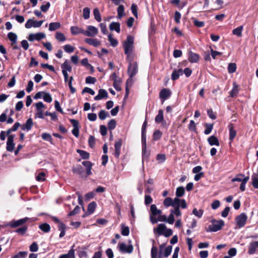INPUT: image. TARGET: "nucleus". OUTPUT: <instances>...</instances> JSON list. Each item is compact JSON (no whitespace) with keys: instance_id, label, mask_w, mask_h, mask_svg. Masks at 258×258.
<instances>
[{"instance_id":"obj_1","label":"nucleus","mask_w":258,"mask_h":258,"mask_svg":"<svg viewBox=\"0 0 258 258\" xmlns=\"http://www.w3.org/2000/svg\"><path fill=\"white\" fill-rule=\"evenodd\" d=\"M134 37L131 35H127L126 40L123 43V47L124 50V54L126 55V59L129 60L131 58V55L133 51Z\"/></svg>"},{"instance_id":"obj_2","label":"nucleus","mask_w":258,"mask_h":258,"mask_svg":"<svg viewBox=\"0 0 258 258\" xmlns=\"http://www.w3.org/2000/svg\"><path fill=\"white\" fill-rule=\"evenodd\" d=\"M212 223L206 230L207 232H217L221 230L224 226V221L222 220L212 219L211 221Z\"/></svg>"},{"instance_id":"obj_3","label":"nucleus","mask_w":258,"mask_h":258,"mask_svg":"<svg viewBox=\"0 0 258 258\" xmlns=\"http://www.w3.org/2000/svg\"><path fill=\"white\" fill-rule=\"evenodd\" d=\"M154 232H156L159 235H163L166 237H168L172 235L173 231L171 229L167 228L164 224H159L156 229H154Z\"/></svg>"},{"instance_id":"obj_4","label":"nucleus","mask_w":258,"mask_h":258,"mask_svg":"<svg viewBox=\"0 0 258 258\" xmlns=\"http://www.w3.org/2000/svg\"><path fill=\"white\" fill-rule=\"evenodd\" d=\"M247 219V216L244 213H241L237 216L235 218L236 228L240 229L243 227L246 223Z\"/></svg>"},{"instance_id":"obj_5","label":"nucleus","mask_w":258,"mask_h":258,"mask_svg":"<svg viewBox=\"0 0 258 258\" xmlns=\"http://www.w3.org/2000/svg\"><path fill=\"white\" fill-rule=\"evenodd\" d=\"M132 58H130L129 60V65L127 70V73L130 76V78H132L134 77L138 72V63L136 61L132 63Z\"/></svg>"},{"instance_id":"obj_6","label":"nucleus","mask_w":258,"mask_h":258,"mask_svg":"<svg viewBox=\"0 0 258 258\" xmlns=\"http://www.w3.org/2000/svg\"><path fill=\"white\" fill-rule=\"evenodd\" d=\"M30 220L29 218L28 217H25L24 218L20 219L18 220H13L11 221L8 225L10 226L11 228H14L16 227H17L19 226H23L24 224L27 222L28 220Z\"/></svg>"},{"instance_id":"obj_7","label":"nucleus","mask_w":258,"mask_h":258,"mask_svg":"<svg viewBox=\"0 0 258 258\" xmlns=\"http://www.w3.org/2000/svg\"><path fill=\"white\" fill-rule=\"evenodd\" d=\"M43 21V20L34 21L32 19H29L26 22L25 26L27 29L31 28V27L38 28L42 25Z\"/></svg>"},{"instance_id":"obj_8","label":"nucleus","mask_w":258,"mask_h":258,"mask_svg":"<svg viewBox=\"0 0 258 258\" xmlns=\"http://www.w3.org/2000/svg\"><path fill=\"white\" fill-rule=\"evenodd\" d=\"M118 246L119 251L122 253H131L134 249L133 245L130 244L126 245L125 243L123 242L119 243Z\"/></svg>"},{"instance_id":"obj_9","label":"nucleus","mask_w":258,"mask_h":258,"mask_svg":"<svg viewBox=\"0 0 258 258\" xmlns=\"http://www.w3.org/2000/svg\"><path fill=\"white\" fill-rule=\"evenodd\" d=\"M35 106L37 109L36 116L39 118L44 119V116L42 109L45 107V105L42 102H39L35 104Z\"/></svg>"},{"instance_id":"obj_10","label":"nucleus","mask_w":258,"mask_h":258,"mask_svg":"<svg viewBox=\"0 0 258 258\" xmlns=\"http://www.w3.org/2000/svg\"><path fill=\"white\" fill-rule=\"evenodd\" d=\"M84 35L94 37L98 34V29L93 26H89L87 30L84 31Z\"/></svg>"},{"instance_id":"obj_11","label":"nucleus","mask_w":258,"mask_h":258,"mask_svg":"<svg viewBox=\"0 0 258 258\" xmlns=\"http://www.w3.org/2000/svg\"><path fill=\"white\" fill-rule=\"evenodd\" d=\"M45 37V34L44 33L39 32L36 34H30L28 39L30 41H33L34 40L39 41Z\"/></svg>"},{"instance_id":"obj_12","label":"nucleus","mask_w":258,"mask_h":258,"mask_svg":"<svg viewBox=\"0 0 258 258\" xmlns=\"http://www.w3.org/2000/svg\"><path fill=\"white\" fill-rule=\"evenodd\" d=\"M122 145V140L121 139H118L114 144L115 152L114 155L116 158H118L119 157Z\"/></svg>"},{"instance_id":"obj_13","label":"nucleus","mask_w":258,"mask_h":258,"mask_svg":"<svg viewBox=\"0 0 258 258\" xmlns=\"http://www.w3.org/2000/svg\"><path fill=\"white\" fill-rule=\"evenodd\" d=\"M171 95V91L166 88L162 89L159 93V97L162 100V103L164 101L167 99Z\"/></svg>"},{"instance_id":"obj_14","label":"nucleus","mask_w":258,"mask_h":258,"mask_svg":"<svg viewBox=\"0 0 258 258\" xmlns=\"http://www.w3.org/2000/svg\"><path fill=\"white\" fill-rule=\"evenodd\" d=\"M14 135L9 136L7 142V150L9 152H13L15 148V143H14Z\"/></svg>"},{"instance_id":"obj_15","label":"nucleus","mask_w":258,"mask_h":258,"mask_svg":"<svg viewBox=\"0 0 258 258\" xmlns=\"http://www.w3.org/2000/svg\"><path fill=\"white\" fill-rule=\"evenodd\" d=\"M228 128L229 131V140L230 142H232L234 139L235 138L236 136L237 132L234 130V124L232 123H230L228 124Z\"/></svg>"},{"instance_id":"obj_16","label":"nucleus","mask_w":258,"mask_h":258,"mask_svg":"<svg viewBox=\"0 0 258 258\" xmlns=\"http://www.w3.org/2000/svg\"><path fill=\"white\" fill-rule=\"evenodd\" d=\"M257 248H258V241H252L248 245L247 252L249 254H253L255 253Z\"/></svg>"},{"instance_id":"obj_17","label":"nucleus","mask_w":258,"mask_h":258,"mask_svg":"<svg viewBox=\"0 0 258 258\" xmlns=\"http://www.w3.org/2000/svg\"><path fill=\"white\" fill-rule=\"evenodd\" d=\"M72 171L74 174L79 175L81 177H83L84 169L81 165H77L76 166H73Z\"/></svg>"},{"instance_id":"obj_18","label":"nucleus","mask_w":258,"mask_h":258,"mask_svg":"<svg viewBox=\"0 0 258 258\" xmlns=\"http://www.w3.org/2000/svg\"><path fill=\"white\" fill-rule=\"evenodd\" d=\"M108 93L105 89H100L99 90L98 94L94 97L95 100H101L103 98H107Z\"/></svg>"},{"instance_id":"obj_19","label":"nucleus","mask_w":258,"mask_h":258,"mask_svg":"<svg viewBox=\"0 0 258 258\" xmlns=\"http://www.w3.org/2000/svg\"><path fill=\"white\" fill-rule=\"evenodd\" d=\"M233 88L231 91L229 92V96L232 98L237 96L239 91V85L235 82L233 83Z\"/></svg>"},{"instance_id":"obj_20","label":"nucleus","mask_w":258,"mask_h":258,"mask_svg":"<svg viewBox=\"0 0 258 258\" xmlns=\"http://www.w3.org/2000/svg\"><path fill=\"white\" fill-rule=\"evenodd\" d=\"M150 221L152 223L155 224L158 222V221L161 222H166L167 220V217L165 215H159L157 218L156 217H153V216L150 217Z\"/></svg>"},{"instance_id":"obj_21","label":"nucleus","mask_w":258,"mask_h":258,"mask_svg":"<svg viewBox=\"0 0 258 258\" xmlns=\"http://www.w3.org/2000/svg\"><path fill=\"white\" fill-rule=\"evenodd\" d=\"M158 248L155 246H153L151 249V257L152 258H163L162 251L159 250V254L157 255Z\"/></svg>"},{"instance_id":"obj_22","label":"nucleus","mask_w":258,"mask_h":258,"mask_svg":"<svg viewBox=\"0 0 258 258\" xmlns=\"http://www.w3.org/2000/svg\"><path fill=\"white\" fill-rule=\"evenodd\" d=\"M188 60L191 63H196L198 62L200 59V56L197 53L192 52L190 51L188 52Z\"/></svg>"},{"instance_id":"obj_23","label":"nucleus","mask_w":258,"mask_h":258,"mask_svg":"<svg viewBox=\"0 0 258 258\" xmlns=\"http://www.w3.org/2000/svg\"><path fill=\"white\" fill-rule=\"evenodd\" d=\"M150 211L151 214L150 217L153 216V217H156V216L161 214L162 213V211L161 210L158 209L156 205L155 204L151 205Z\"/></svg>"},{"instance_id":"obj_24","label":"nucleus","mask_w":258,"mask_h":258,"mask_svg":"<svg viewBox=\"0 0 258 258\" xmlns=\"http://www.w3.org/2000/svg\"><path fill=\"white\" fill-rule=\"evenodd\" d=\"M75 245L74 244L71 249L69 251L68 253L63 254L59 256V258H75V249L74 247Z\"/></svg>"},{"instance_id":"obj_25","label":"nucleus","mask_w":258,"mask_h":258,"mask_svg":"<svg viewBox=\"0 0 258 258\" xmlns=\"http://www.w3.org/2000/svg\"><path fill=\"white\" fill-rule=\"evenodd\" d=\"M183 70L182 69L178 70H174L171 74V79L173 81L177 80L179 79V76L182 75Z\"/></svg>"},{"instance_id":"obj_26","label":"nucleus","mask_w":258,"mask_h":258,"mask_svg":"<svg viewBox=\"0 0 258 258\" xmlns=\"http://www.w3.org/2000/svg\"><path fill=\"white\" fill-rule=\"evenodd\" d=\"M33 122L32 119L30 118L28 119L25 124H23L21 126V128L22 130H27V131H30L33 126Z\"/></svg>"},{"instance_id":"obj_27","label":"nucleus","mask_w":258,"mask_h":258,"mask_svg":"<svg viewBox=\"0 0 258 258\" xmlns=\"http://www.w3.org/2000/svg\"><path fill=\"white\" fill-rule=\"evenodd\" d=\"M84 41L89 45L97 47L101 44L100 41L97 39L85 38Z\"/></svg>"},{"instance_id":"obj_28","label":"nucleus","mask_w":258,"mask_h":258,"mask_svg":"<svg viewBox=\"0 0 258 258\" xmlns=\"http://www.w3.org/2000/svg\"><path fill=\"white\" fill-rule=\"evenodd\" d=\"M155 121L157 123L165 122L164 120L163 111L162 109L159 110L158 113L155 118Z\"/></svg>"},{"instance_id":"obj_29","label":"nucleus","mask_w":258,"mask_h":258,"mask_svg":"<svg viewBox=\"0 0 258 258\" xmlns=\"http://www.w3.org/2000/svg\"><path fill=\"white\" fill-rule=\"evenodd\" d=\"M208 143L211 146H219L220 145L219 141L218 138L215 136H211L209 137L207 140Z\"/></svg>"},{"instance_id":"obj_30","label":"nucleus","mask_w":258,"mask_h":258,"mask_svg":"<svg viewBox=\"0 0 258 258\" xmlns=\"http://www.w3.org/2000/svg\"><path fill=\"white\" fill-rule=\"evenodd\" d=\"M109 29L111 31H115L117 33L120 32V24L119 22H113L109 25Z\"/></svg>"},{"instance_id":"obj_31","label":"nucleus","mask_w":258,"mask_h":258,"mask_svg":"<svg viewBox=\"0 0 258 258\" xmlns=\"http://www.w3.org/2000/svg\"><path fill=\"white\" fill-rule=\"evenodd\" d=\"M71 31L73 35H78L79 34H83L84 35V30L77 26H72L71 27Z\"/></svg>"},{"instance_id":"obj_32","label":"nucleus","mask_w":258,"mask_h":258,"mask_svg":"<svg viewBox=\"0 0 258 258\" xmlns=\"http://www.w3.org/2000/svg\"><path fill=\"white\" fill-rule=\"evenodd\" d=\"M60 27L61 24L59 22H52L49 24L48 29L50 31H53L58 29Z\"/></svg>"},{"instance_id":"obj_33","label":"nucleus","mask_w":258,"mask_h":258,"mask_svg":"<svg viewBox=\"0 0 258 258\" xmlns=\"http://www.w3.org/2000/svg\"><path fill=\"white\" fill-rule=\"evenodd\" d=\"M77 152L79 153L83 159H88L90 157L89 153L80 149H77Z\"/></svg>"},{"instance_id":"obj_34","label":"nucleus","mask_w":258,"mask_h":258,"mask_svg":"<svg viewBox=\"0 0 258 258\" xmlns=\"http://www.w3.org/2000/svg\"><path fill=\"white\" fill-rule=\"evenodd\" d=\"M39 229L45 233H48L50 230V225L46 223H44L39 225Z\"/></svg>"},{"instance_id":"obj_35","label":"nucleus","mask_w":258,"mask_h":258,"mask_svg":"<svg viewBox=\"0 0 258 258\" xmlns=\"http://www.w3.org/2000/svg\"><path fill=\"white\" fill-rule=\"evenodd\" d=\"M213 125L214 124L213 123H204V126L206 127V129L204 131V134L206 135L210 134L213 128Z\"/></svg>"},{"instance_id":"obj_36","label":"nucleus","mask_w":258,"mask_h":258,"mask_svg":"<svg viewBox=\"0 0 258 258\" xmlns=\"http://www.w3.org/2000/svg\"><path fill=\"white\" fill-rule=\"evenodd\" d=\"M9 39L11 41L13 44H16L17 35L16 33L13 32H9L8 34Z\"/></svg>"},{"instance_id":"obj_37","label":"nucleus","mask_w":258,"mask_h":258,"mask_svg":"<svg viewBox=\"0 0 258 258\" xmlns=\"http://www.w3.org/2000/svg\"><path fill=\"white\" fill-rule=\"evenodd\" d=\"M185 194V189L183 186H179L177 187L175 195L177 197H181Z\"/></svg>"},{"instance_id":"obj_38","label":"nucleus","mask_w":258,"mask_h":258,"mask_svg":"<svg viewBox=\"0 0 258 258\" xmlns=\"http://www.w3.org/2000/svg\"><path fill=\"white\" fill-rule=\"evenodd\" d=\"M96 207V203L95 202H92L89 204L87 208L88 213L89 214H92L95 210Z\"/></svg>"},{"instance_id":"obj_39","label":"nucleus","mask_w":258,"mask_h":258,"mask_svg":"<svg viewBox=\"0 0 258 258\" xmlns=\"http://www.w3.org/2000/svg\"><path fill=\"white\" fill-rule=\"evenodd\" d=\"M243 26H240L235 29H234L232 31L233 35H235L238 37H241L242 36V31L243 30Z\"/></svg>"},{"instance_id":"obj_40","label":"nucleus","mask_w":258,"mask_h":258,"mask_svg":"<svg viewBox=\"0 0 258 258\" xmlns=\"http://www.w3.org/2000/svg\"><path fill=\"white\" fill-rule=\"evenodd\" d=\"M61 68L62 70H66V71L71 72L72 67L70 65L69 62L68 60H66L65 61L61 64Z\"/></svg>"},{"instance_id":"obj_41","label":"nucleus","mask_w":258,"mask_h":258,"mask_svg":"<svg viewBox=\"0 0 258 258\" xmlns=\"http://www.w3.org/2000/svg\"><path fill=\"white\" fill-rule=\"evenodd\" d=\"M150 156V152L147 151V146L144 148V147H142V159L143 161L146 160L148 161L149 157Z\"/></svg>"},{"instance_id":"obj_42","label":"nucleus","mask_w":258,"mask_h":258,"mask_svg":"<svg viewBox=\"0 0 258 258\" xmlns=\"http://www.w3.org/2000/svg\"><path fill=\"white\" fill-rule=\"evenodd\" d=\"M93 15L94 16L95 19L98 22H100L101 21V17L99 12V10L98 8H95L93 10Z\"/></svg>"},{"instance_id":"obj_43","label":"nucleus","mask_w":258,"mask_h":258,"mask_svg":"<svg viewBox=\"0 0 258 258\" xmlns=\"http://www.w3.org/2000/svg\"><path fill=\"white\" fill-rule=\"evenodd\" d=\"M41 137H42V139L43 140H45V141H48L51 144H53V142H52V138L51 136V135L48 134V133H43L42 135H41Z\"/></svg>"},{"instance_id":"obj_44","label":"nucleus","mask_w":258,"mask_h":258,"mask_svg":"<svg viewBox=\"0 0 258 258\" xmlns=\"http://www.w3.org/2000/svg\"><path fill=\"white\" fill-rule=\"evenodd\" d=\"M121 233L123 236H128L130 234V228L128 226H124L123 224L121 225Z\"/></svg>"},{"instance_id":"obj_45","label":"nucleus","mask_w":258,"mask_h":258,"mask_svg":"<svg viewBox=\"0 0 258 258\" xmlns=\"http://www.w3.org/2000/svg\"><path fill=\"white\" fill-rule=\"evenodd\" d=\"M108 41L110 42L111 45L113 47H116L118 42L116 39L113 38L111 34H109L108 36Z\"/></svg>"},{"instance_id":"obj_46","label":"nucleus","mask_w":258,"mask_h":258,"mask_svg":"<svg viewBox=\"0 0 258 258\" xmlns=\"http://www.w3.org/2000/svg\"><path fill=\"white\" fill-rule=\"evenodd\" d=\"M117 17L120 19L124 14V7L122 5H119L117 10Z\"/></svg>"},{"instance_id":"obj_47","label":"nucleus","mask_w":258,"mask_h":258,"mask_svg":"<svg viewBox=\"0 0 258 258\" xmlns=\"http://www.w3.org/2000/svg\"><path fill=\"white\" fill-rule=\"evenodd\" d=\"M116 121L114 119L110 120L108 122V128L109 130H114L116 126Z\"/></svg>"},{"instance_id":"obj_48","label":"nucleus","mask_w":258,"mask_h":258,"mask_svg":"<svg viewBox=\"0 0 258 258\" xmlns=\"http://www.w3.org/2000/svg\"><path fill=\"white\" fill-rule=\"evenodd\" d=\"M192 22L195 26L198 28H202L205 26V23L203 21H200L196 18H192Z\"/></svg>"},{"instance_id":"obj_49","label":"nucleus","mask_w":258,"mask_h":258,"mask_svg":"<svg viewBox=\"0 0 258 258\" xmlns=\"http://www.w3.org/2000/svg\"><path fill=\"white\" fill-rule=\"evenodd\" d=\"M249 179V176H246L243 178L242 182H241L239 188L241 191H243L245 190V184Z\"/></svg>"},{"instance_id":"obj_50","label":"nucleus","mask_w":258,"mask_h":258,"mask_svg":"<svg viewBox=\"0 0 258 258\" xmlns=\"http://www.w3.org/2000/svg\"><path fill=\"white\" fill-rule=\"evenodd\" d=\"M210 51L212 57L213 59H216L218 56H221L222 55V52L214 50L211 47H210Z\"/></svg>"},{"instance_id":"obj_51","label":"nucleus","mask_w":258,"mask_h":258,"mask_svg":"<svg viewBox=\"0 0 258 258\" xmlns=\"http://www.w3.org/2000/svg\"><path fill=\"white\" fill-rule=\"evenodd\" d=\"M121 83V81L120 79L115 81L114 80V81H113V86L114 88L118 91H120L121 90V88L120 86Z\"/></svg>"},{"instance_id":"obj_52","label":"nucleus","mask_w":258,"mask_h":258,"mask_svg":"<svg viewBox=\"0 0 258 258\" xmlns=\"http://www.w3.org/2000/svg\"><path fill=\"white\" fill-rule=\"evenodd\" d=\"M99 118L101 120H104L107 116H109V114L107 112H106L104 110H101L98 113Z\"/></svg>"},{"instance_id":"obj_53","label":"nucleus","mask_w":258,"mask_h":258,"mask_svg":"<svg viewBox=\"0 0 258 258\" xmlns=\"http://www.w3.org/2000/svg\"><path fill=\"white\" fill-rule=\"evenodd\" d=\"M55 38L61 42L64 41L66 39V38L64 36V35L60 32H56L55 34Z\"/></svg>"},{"instance_id":"obj_54","label":"nucleus","mask_w":258,"mask_h":258,"mask_svg":"<svg viewBox=\"0 0 258 258\" xmlns=\"http://www.w3.org/2000/svg\"><path fill=\"white\" fill-rule=\"evenodd\" d=\"M28 230V226L24 225L22 227L17 229L16 232L21 234L24 235Z\"/></svg>"},{"instance_id":"obj_55","label":"nucleus","mask_w":258,"mask_h":258,"mask_svg":"<svg viewBox=\"0 0 258 258\" xmlns=\"http://www.w3.org/2000/svg\"><path fill=\"white\" fill-rule=\"evenodd\" d=\"M43 100H44V101H45L47 103H50L52 101V97L49 93H46V92H43Z\"/></svg>"},{"instance_id":"obj_56","label":"nucleus","mask_w":258,"mask_h":258,"mask_svg":"<svg viewBox=\"0 0 258 258\" xmlns=\"http://www.w3.org/2000/svg\"><path fill=\"white\" fill-rule=\"evenodd\" d=\"M162 132L159 130H156L153 135V138L154 140L157 141L159 140L162 136Z\"/></svg>"},{"instance_id":"obj_57","label":"nucleus","mask_w":258,"mask_h":258,"mask_svg":"<svg viewBox=\"0 0 258 258\" xmlns=\"http://www.w3.org/2000/svg\"><path fill=\"white\" fill-rule=\"evenodd\" d=\"M203 213L204 211L202 209L198 210L197 208H194L192 210V214L199 218L202 217Z\"/></svg>"},{"instance_id":"obj_58","label":"nucleus","mask_w":258,"mask_h":258,"mask_svg":"<svg viewBox=\"0 0 258 258\" xmlns=\"http://www.w3.org/2000/svg\"><path fill=\"white\" fill-rule=\"evenodd\" d=\"M163 205L166 207H172V199L170 197L166 198L163 201Z\"/></svg>"},{"instance_id":"obj_59","label":"nucleus","mask_w":258,"mask_h":258,"mask_svg":"<svg viewBox=\"0 0 258 258\" xmlns=\"http://www.w3.org/2000/svg\"><path fill=\"white\" fill-rule=\"evenodd\" d=\"M179 197H176L172 200V207L175 208L176 207L180 208V203L181 200L179 199Z\"/></svg>"},{"instance_id":"obj_60","label":"nucleus","mask_w":258,"mask_h":258,"mask_svg":"<svg viewBox=\"0 0 258 258\" xmlns=\"http://www.w3.org/2000/svg\"><path fill=\"white\" fill-rule=\"evenodd\" d=\"M64 50L67 52L71 53L75 50V47L70 44H66L63 46Z\"/></svg>"},{"instance_id":"obj_61","label":"nucleus","mask_w":258,"mask_h":258,"mask_svg":"<svg viewBox=\"0 0 258 258\" xmlns=\"http://www.w3.org/2000/svg\"><path fill=\"white\" fill-rule=\"evenodd\" d=\"M236 70V65L235 63H230L228 67V71L229 73H233Z\"/></svg>"},{"instance_id":"obj_62","label":"nucleus","mask_w":258,"mask_h":258,"mask_svg":"<svg viewBox=\"0 0 258 258\" xmlns=\"http://www.w3.org/2000/svg\"><path fill=\"white\" fill-rule=\"evenodd\" d=\"M90 9L88 7H85L83 9V18L87 20L90 17Z\"/></svg>"},{"instance_id":"obj_63","label":"nucleus","mask_w":258,"mask_h":258,"mask_svg":"<svg viewBox=\"0 0 258 258\" xmlns=\"http://www.w3.org/2000/svg\"><path fill=\"white\" fill-rule=\"evenodd\" d=\"M30 251L31 252H36L38 250V246L36 242H33L29 246Z\"/></svg>"},{"instance_id":"obj_64","label":"nucleus","mask_w":258,"mask_h":258,"mask_svg":"<svg viewBox=\"0 0 258 258\" xmlns=\"http://www.w3.org/2000/svg\"><path fill=\"white\" fill-rule=\"evenodd\" d=\"M207 113L209 116V117L212 119H215L217 118V115L215 112L213 111L212 109L210 108L207 110Z\"/></svg>"}]
</instances>
